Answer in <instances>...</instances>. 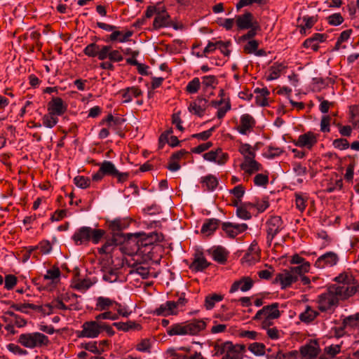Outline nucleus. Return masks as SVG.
<instances>
[{
  "mask_svg": "<svg viewBox=\"0 0 359 359\" xmlns=\"http://www.w3.org/2000/svg\"><path fill=\"white\" fill-rule=\"evenodd\" d=\"M245 346L234 344L231 341L218 342L214 345V355L222 359H243Z\"/></svg>",
  "mask_w": 359,
  "mask_h": 359,
  "instance_id": "3",
  "label": "nucleus"
},
{
  "mask_svg": "<svg viewBox=\"0 0 359 359\" xmlns=\"http://www.w3.org/2000/svg\"><path fill=\"white\" fill-rule=\"evenodd\" d=\"M129 226V221L126 219H115L108 223V226L114 233L118 234V232L127 229Z\"/></svg>",
  "mask_w": 359,
  "mask_h": 359,
  "instance_id": "32",
  "label": "nucleus"
},
{
  "mask_svg": "<svg viewBox=\"0 0 359 359\" xmlns=\"http://www.w3.org/2000/svg\"><path fill=\"white\" fill-rule=\"evenodd\" d=\"M285 69V66L283 63H274L269 68V74L266 75V81H274L278 79Z\"/></svg>",
  "mask_w": 359,
  "mask_h": 359,
  "instance_id": "31",
  "label": "nucleus"
},
{
  "mask_svg": "<svg viewBox=\"0 0 359 359\" xmlns=\"http://www.w3.org/2000/svg\"><path fill=\"white\" fill-rule=\"evenodd\" d=\"M255 118L250 114H243L241 115L240 123L237 126V132L243 135H246L252 131L255 126Z\"/></svg>",
  "mask_w": 359,
  "mask_h": 359,
  "instance_id": "13",
  "label": "nucleus"
},
{
  "mask_svg": "<svg viewBox=\"0 0 359 359\" xmlns=\"http://www.w3.org/2000/svg\"><path fill=\"white\" fill-rule=\"evenodd\" d=\"M240 169L243 172V180L248 181L252 175L262 170V165L255 159L243 160L240 164Z\"/></svg>",
  "mask_w": 359,
  "mask_h": 359,
  "instance_id": "10",
  "label": "nucleus"
},
{
  "mask_svg": "<svg viewBox=\"0 0 359 359\" xmlns=\"http://www.w3.org/2000/svg\"><path fill=\"white\" fill-rule=\"evenodd\" d=\"M67 111V105L60 97H53L48 104V114L62 116Z\"/></svg>",
  "mask_w": 359,
  "mask_h": 359,
  "instance_id": "22",
  "label": "nucleus"
},
{
  "mask_svg": "<svg viewBox=\"0 0 359 359\" xmlns=\"http://www.w3.org/2000/svg\"><path fill=\"white\" fill-rule=\"evenodd\" d=\"M109 59L111 62H120L123 57L122 53L118 50H112L109 46H102V52L99 55V60Z\"/></svg>",
  "mask_w": 359,
  "mask_h": 359,
  "instance_id": "19",
  "label": "nucleus"
},
{
  "mask_svg": "<svg viewBox=\"0 0 359 359\" xmlns=\"http://www.w3.org/2000/svg\"><path fill=\"white\" fill-rule=\"evenodd\" d=\"M206 325L203 320H192L169 327L167 328V334L170 336L195 335L204 330Z\"/></svg>",
  "mask_w": 359,
  "mask_h": 359,
  "instance_id": "2",
  "label": "nucleus"
},
{
  "mask_svg": "<svg viewBox=\"0 0 359 359\" xmlns=\"http://www.w3.org/2000/svg\"><path fill=\"white\" fill-rule=\"evenodd\" d=\"M325 39L326 36L325 34L316 33L313 36L305 40L302 46L306 48L317 51L319 48L320 43L325 41Z\"/></svg>",
  "mask_w": 359,
  "mask_h": 359,
  "instance_id": "28",
  "label": "nucleus"
},
{
  "mask_svg": "<svg viewBox=\"0 0 359 359\" xmlns=\"http://www.w3.org/2000/svg\"><path fill=\"white\" fill-rule=\"evenodd\" d=\"M283 228L281 217L272 216L266 221L267 242H272L273 238Z\"/></svg>",
  "mask_w": 359,
  "mask_h": 359,
  "instance_id": "11",
  "label": "nucleus"
},
{
  "mask_svg": "<svg viewBox=\"0 0 359 359\" xmlns=\"http://www.w3.org/2000/svg\"><path fill=\"white\" fill-rule=\"evenodd\" d=\"M219 220L217 219H208L201 227V233L210 236L219 227Z\"/></svg>",
  "mask_w": 359,
  "mask_h": 359,
  "instance_id": "33",
  "label": "nucleus"
},
{
  "mask_svg": "<svg viewBox=\"0 0 359 359\" xmlns=\"http://www.w3.org/2000/svg\"><path fill=\"white\" fill-rule=\"evenodd\" d=\"M208 107V100L204 97H198L189 103L187 109L190 114L198 117H203Z\"/></svg>",
  "mask_w": 359,
  "mask_h": 359,
  "instance_id": "16",
  "label": "nucleus"
},
{
  "mask_svg": "<svg viewBox=\"0 0 359 359\" xmlns=\"http://www.w3.org/2000/svg\"><path fill=\"white\" fill-rule=\"evenodd\" d=\"M186 304L187 299L184 297L178 299L176 302L168 301L156 308L154 311V313L155 316L164 317L168 316H176Z\"/></svg>",
  "mask_w": 359,
  "mask_h": 359,
  "instance_id": "8",
  "label": "nucleus"
},
{
  "mask_svg": "<svg viewBox=\"0 0 359 359\" xmlns=\"http://www.w3.org/2000/svg\"><path fill=\"white\" fill-rule=\"evenodd\" d=\"M117 245L116 239L115 238H112L108 239L105 241L102 248H99V253L100 254H109L113 250L114 248Z\"/></svg>",
  "mask_w": 359,
  "mask_h": 359,
  "instance_id": "53",
  "label": "nucleus"
},
{
  "mask_svg": "<svg viewBox=\"0 0 359 359\" xmlns=\"http://www.w3.org/2000/svg\"><path fill=\"white\" fill-rule=\"evenodd\" d=\"M342 187L343 180L341 178H334L328 182L327 187L325 188V191H327V193H332L334 191L341 190Z\"/></svg>",
  "mask_w": 359,
  "mask_h": 359,
  "instance_id": "56",
  "label": "nucleus"
},
{
  "mask_svg": "<svg viewBox=\"0 0 359 359\" xmlns=\"http://www.w3.org/2000/svg\"><path fill=\"white\" fill-rule=\"evenodd\" d=\"M253 281L250 277H243L237 281H234L230 288V292L234 293L241 290L242 292L249 291L252 288Z\"/></svg>",
  "mask_w": 359,
  "mask_h": 359,
  "instance_id": "26",
  "label": "nucleus"
},
{
  "mask_svg": "<svg viewBox=\"0 0 359 359\" xmlns=\"http://www.w3.org/2000/svg\"><path fill=\"white\" fill-rule=\"evenodd\" d=\"M212 105L214 107L218 109V111H217V117H218V118H223L226 113L231 109V104L229 101L224 102L223 99L212 102Z\"/></svg>",
  "mask_w": 359,
  "mask_h": 359,
  "instance_id": "38",
  "label": "nucleus"
},
{
  "mask_svg": "<svg viewBox=\"0 0 359 359\" xmlns=\"http://www.w3.org/2000/svg\"><path fill=\"white\" fill-rule=\"evenodd\" d=\"M162 240V234L156 232H152L149 234L146 235L145 238H142V246H150L155 242H159Z\"/></svg>",
  "mask_w": 359,
  "mask_h": 359,
  "instance_id": "47",
  "label": "nucleus"
},
{
  "mask_svg": "<svg viewBox=\"0 0 359 359\" xmlns=\"http://www.w3.org/2000/svg\"><path fill=\"white\" fill-rule=\"evenodd\" d=\"M114 327L117 328L118 330H121L123 332H128L130 330H140L141 326L139 324H137L132 321L128 322H116L114 323Z\"/></svg>",
  "mask_w": 359,
  "mask_h": 359,
  "instance_id": "42",
  "label": "nucleus"
},
{
  "mask_svg": "<svg viewBox=\"0 0 359 359\" xmlns=\"http://www.w3.org/2000/svg\"><path fill=\"white\" fill-rule=\"evenodd\" d=\"M302 22H304V25H301V33L305 34L306 30L313 27L316 19L314 17L305 16L302 18Z\"/></svg>",
  "mask_w": 359,
  "mask_h": 359,
  "instance_id": "58",
  "label": "nucleus"
},
{
  "mask_svg": "<svg viewBox=\"0 0 359 359\" xmlns=\"http://www.w3.org/2000/svg\"><path fill=\"white\" fill-rule=\"evenodd\" d=\"M118 302L104 297H97L95 299V310L97 311H105L117 305Z\"/></svg>",
  "mask_w": 359,
  "mask_h": 359,
  "instance_id": "27",
  "label": "nucleus"
},
{
  "mask_svg": "<svg viewBox=\"0 0 359 359\" xmlns=\"http://www.w3.org/2000/svg\"><path fill=\"white\" fill-rule=\"evenodd\" d=\"M317 316L318 312L311 308L310 306H307L305 311L299 314V320H301L302 323H309L313 321Z\"/></svg>",
  "mask_w": 359,
  "mask_h": 359,
  "instance_id": "41",
  "label": "nucleus"
},
{
  "mask_svg": "<svg viewBox=\"0 0 359 359\" xmlns=\"http://www.w3.org/2000/svg\"><path fill=\"white\" fill-rule=\"evenodd\" d=\"M308 196L305 194H295V205L299 212H304L307 206Z\"/></svg>",
  "mask_w": 359,
  "mask_h": 359,
  "instance_id": "52",
  "label": "nucleus"
},
{
  "mask_svg": "<svg viewBox=\"0 0 359 359\" xmlns=\"http://www.w3.org/2000/svg\"><path fill=\"white\" fill-rule=\"evenodd\" d=\"M201 86V83H200L199 79L195 77L192 81L188 82L186 87L187 92L191 94L196 93Z\"/></svg>",
  "mask_w": 359,
  "mask_h": 359,
  "instance_id": "57",
  "label": "nucleus"
},
{
  "mask_svg": "<svg viewBox=\"0 0 359 359\" xmlns=\"http://www.w3.org/2000/svg\"><path fill=\"white\" fill-rule=\"evenodd\" d=\"M344 324L346 327H359V313L346 317L344 320Z\"/></svg>",
  "mask_w": 359,
  "mask_h": 359,
  "instance_id": "63",
  "label": "nucleus"
},
{
  "mask_svg": "<svg viewBox=\"0 0 359 359\" xmlns=\"http://www.w3.org/2000/svg\"><path fill=\"white\" fill-rule=\"evenodd\" d=\"M236 23L239 29L259 28L258 22L250 12H246L236 17Z\"/></svg>",
  "mask_w": 359,
  "mask_h": 359,
  "instance_id": "12",
  "label": "nucleus"
},
{
  "mask_svg": "<svg viewBox=\"0 0 359 359\" xmlns=\"http://www.w3.org/2000/svg\"><path fill=\"white\" fill-rule=\"evenodd\" d=\"M223 300V295L212 293L208 294L206 297H205L204 306L207 310L213 309L215 305L218 302H220Z\"/></svg>",
  "mask_w": 359,
  "mask_h": 359,
  "instance_id": "39",
  "label": "nucleus"
},
{
  "mask_svg": "<svg viewBox=\"0 0 359 359\" xmlns=\"http://www.w3.org/2000/svg\"><path fill=\"white\" fill-rule=\"evenodd\" d=\"M259 259V249L257 245L255 244L250 246L248 252L242 258V262L250 266L257 262Z\"/></svg>",
  "mask_w": 359,
  "mask_h": 359,
  "instance_id": "25",
  "label": "nucleus"
},
{
  "mask_svg": "<svg viewBox=\"0 0 359 359\" xmlns=\"http://www.w3.org/2000/svg\"><path fill=\"white\" fill-rule=\"evenodd\" d=\"M268 183V176L266 174H258L255 176L254 184L257 187H266Z\"/></svg>",
  "mask_w": 359,
  "mask_h": 359,
  "instance_id": "64",
  "label": "nucleus"
},
{
  "mask_svg": "<svg viewBox=\"0 0 359 359\" xmlns=\"http://www.w3.org/2000/svg\"><path fill=\"white\" fill-rule=\"evenodd\" d=\"M205 161L212 162L218 164L219 165H224L228 161V154L222 151L221 149L215 151H210L203 154Z\"/></svg>",
  "mask_w": 359,
  "mask_h": 359,
  "instance_id": "20",
  "label": "nucleus"
},
{
  "mask_svg": "<svg viewBox=\"0 0 359 359\" xmlns=\"http://www.w3.org/2000/svg\"><path fill=\"white\" fill-rule=\"evenodd\" d=\"M73 181H74L75 185L80 189H86L90 187V179L84 176H77Z\"/></svg>",
  "mask_w": 359,
  "mask_h": 359,
  "instance_id": "60",
  "label": "nucleus"
},
{
  "mask_svg": "<svg viewBox=\"0 0 359 359\" xmlns=\"http://www.w3.org/2000/svg\"><path fill=\"white\" fill-rule=\"evenodd\" d=\"M222 228L228 237L233 238L246 231L247 224L245 223L225 222L222 224Z\"/></svg>",
  "mask_w": 359,
  "mask_h": 359,
  "instance_id": "18",
  "label": "nucleus"
},
{
  "mask_svg": "<svg viewBox=\"0 0 359 359\" xmlns=\"http://www.w3.org/2000/svg\"><path fill=\"white\" fill-rule=\"evenodd\" d=\"M107 328V324L102 322L88 320L81 325V330L77 331L78 338H98L104 329Z\"/></svg>",
  "mask_w": 359,
  "mask_h": 359,
  "instance_id": "7",
  "label": "nucleus"
},
{
  "mask_svg": "<svg viewBox=\"0 0 359 359\" xmlns=\"http://www.w3.org/2000/svg\"><path fill=\"white\" fill-rule=\"evenodd\" d=\"M18 282L17 277L14 275H6L4 278V288L11 290L16 285Z\"/></svg>",
  "mask_w": 359,
  "mask_h": 359,
  "instance_id": "61",
  "label": "nucleus"
},
{
  "mask_svg": "<svg viewBox=\"0 0 359 359\" xmlns=\"http://www.w3.org/2000/svg\"><path fill=\"white\" fill-rule=\"evenodd\" d=\"M60 278V271L58 268H53L46 271L43 280H49L52 284L57 283Z\"/></svg>",
  "mask_w": 359,
  "mask_h": 359,
  "instance_id": "50",
  "label": "nucleus"
},
{
  "mask_svg": "<svg viewBox=\"0 0 359 359\" xmlns=\"http://www.w3.org/2000/svg\"><path fill=\"white\" fill-rule=\"evenodd\" d=\"M339 261V257L337 253L333 252H328L318 257L314 263V266L317 269H325L336 266Z\"/></svg>",
  "mask_w": 359,
  "mask_h": 359,
  "instance_id": "15",
  "label": "nucleus"
},
{
  "mask_svg": "<svg viewBox=\"0 0 359 359\" xmlns=\"http://www.w3.org/2000/svg\"><path fill=\"white\" fill-rule=\"evenodd\" d=\"M172 25V21L170 20V15L166 12L165 10H161L158 11L157 15H155L154 24V28L155 29H159L164 27H168Z\"/></svg>",
  "mask_w": 359,
  "mask_h": 359,
  "instance_id": "23",
  "label": "nucleus"
},
{
  "mask_svg": "<svg viewBox=\"0 0 359 359\" xmlns=\"http://www.w3.org/2000/svg\"><path fill=\"white\" fill-rule=\"evenodd\" d=\"M18 343L25 348L33 349L48 345L49 339L44 334L36 332L19 335Z\"/></svg>",
  "mask_w": 359,
  "mask_h": 359,
  "instance_id": "6",
  "label": "nucleus"
},
{
  "mask_svg": "<svg viewBox=\"0 0 359 359\" xmlns=\"http://www.w3.org/2000/svg\"><path fill=\"white\" fill-rule=\"evenodd\" d=\"M310 268L311 264L309 263H304V264H299L298 266L291 267L290 269L285 271L299 277L304 276L305 273H308Z\"/></svg>",
  "mask_w": 359,
  "mask_h": 359,
  "instance_id": "49",
  "label": "nucleus"
},
{
  "mask_svg": "<svg viewBox=\"0 0 359 359\" xmlns=\"http://www.w3.org/2000/svg\"><path fill=\"white\" fill-rule=\"evenodd\" d=\"M240 154L243 157V160H252L255 159V150L250 144L241 143L239 146Z\"/></svg>",
  "mask_w": 359,
  "mask_h": 359,
  "instance_id": "35",
  "label": "nucleus"
},
{
  "mask_svg": "<svg viewBox=\"0 0 359 359\" xmlns=\"http://www.w3.org/2000/svg\"><path fill=\"white\" fill-rule=\"evenodd\" d=\"M102 52V46H98L95 43H89L83 49V53L90 57H97L99 58L100 53Z\"/></svg>",
  "mask_w": 359,
  "mask_h": 359,
  "instance_id": "46",
  "label": "nucleus"
},
{
  "mask_svg": "<svg viewBox=\"0 0 359 359\" xmlns=\"http://www.w3.org/2000/svg\"><path fill=\"white\" fill-rule=\"evenodd\" d=\"M201 79V83L204 89H213L217 84V78L213 75L204 76Z\"/></svg>",
  "mask_w": 359,
  "mask_h": 359,
  "instance_id": "54",
  "label": "nucleus"
},
{
  "mask_svg": "<svg viewBox=\"0 0 359 359\" xmlns=\"http://www.w3.org/2000/svg\"><path fill=\"white\" fill-rule=\"evenodd\" d=\"M99 171L109 176L118 174V170H116V166L109 161H104L100 165Z\"/></svg>",
  "mask_w": 359,
  "mask_h": 359,
  "instance_id": "43",
  "label": "nucleus"
},
{
  "mask_svg": "<svg viewBox=\"0 0 359 359\" xmlns=\"http://www.w3.org/2000/svg\"><path fill=\"white\" fill-rule=\"evenodd\" d=\"M118 314H115L111 311H104V312L96 315L95 320L93 321L100 322V320H118Z\"/></svg>",
  "mask_w": 359,
  "mask_h": 359,
  "instance_id": "55",
  "label": "nucleus"
},
{
  "mask_svg": "<svg viewBox=\"0 0 359 359\" xmlns=\"http://www.w3.org/2000/svg\"><path fill=\"white\" fill-rule=\"evenodd\" d=\"M345 299L329 292L323 293L318 297V309L322 311H328L336 306L339 301Z\"/></svg>",
  "mask_w": 359,
  "mask_h": 359,
  "instance_id": "9",
  "label": "nucleus"
},
{
  "mask_svg": "<svg viewBox=\"0 0 359 359\" xmlns=\"http://www.w3.org/2000/svg\"><path fill=\"white\" fill-rule=\"evenodd\" d=\"M317 143V135L311 131L302 134L298 139L293 142V144L299 148H307L311 149Z\"/></svg>",
  "mask_w": 359,
  "mask_h": 359,
  "instance_id": "14",
  "label": "nucleus"
},
{
  "mask_svg": "<svg viewBox=\"0 0 359 359\" xmlns=\"http://www.w3.org/2000/svg\"><path fill=\"white\" fill-rule=\"evenodd\" d=\"M120 93H121L123 103H130L133 98L142 96L143 92L138 86H131L122 89Z\"/></svg>",
  "mask_w": 359,
  "mask_h": 359,
  "instance_id": "24",
  "label": "nucleus"
},
{
  "mask_svg": "<svg viewBox=\"0 0 359 359\" xmlns=\"http://www.w3.org/2000/svg\"><path fill=\"white\" fill-rule=\"evenodd\" d=\"M336 284L329 287L327 292L338 297L348 299L357 291L354 277L349 272H343L334 278Z\"/></svg>",
  "mask_w": 359,
  "mask_h": 359,
  "instance_id": "1",
  "label": "nucleus"
},
{
  "mask_svg": "<svg viewBox=\"0 0 359 359\" xmlns=\"http://www.w3.org/2000/svg\"><path fill=\"white\" fill-rule=\"evenodd\" d=\"M133 35L132 30L114 31L109 36L111 41H118L119 43H125L129 41V38Z\"/></svg>",
  "mask_w": 359,
  "mask_h": 359,
  "instance_id": "34",
  "label": "nucleus"
},
{
  "mask_svg": "<svg viewBox=\"0 0 359 359\" xmlns=\"http://www.w3.org/2000/svg\"><path fill=\"white\" fill-rule=\"evenodd\" d=\"M299 279V276L284 270L276 276L275 282L280 284L281 289H285L295 283Z\"/></svg>",
  "mask_w": 359,
  "mask_h": 359,
  "instance_id": "21",
  "label": "nucleus"
},
{
  "mask_svg": "<svg viewBox=\"0 0 359 359\" xmlns=\"http://www.w3.org/2000/svg\"><path fill=\"white\" fill-rule=\"evenodd\" d=\"M320 353V346L315 340H311L309 343L299 348V354L304 359H314Z\"/></svg>",
  "mask_w": 359,
  "mask_h": 359,
  "instance_id": "17",
  "label": "nucleus"
},
{
  "mask_svg": "<svg viewBox=\"0 0 359 359\" xmlns=\"http://www.w3.org/2000/svg\"><path fill=\"white\" fill-rule=\"evenodd\" d=\"M201 183L202 184V188L205 190L208 191H213L219 185V180L216 176L208 174L201 178Z\"/></svg>",
  "mask_w": 359,
  "mask_h": 359,
  "instance_id": "29",
  "label": "nucleus"
},
{
  "mask_svg": "<svg viewBox=\"0 0 359 359\" xmlns=\"http://www.w3.org/2000/svg\"><path fill=\"white\" fill-rule=\"evenodd\" d=\"M341 351V344H330L325 347L324 353L319 359H332L338 355Z\"/></svg>",
  "mask_w": 359,
  "mask_h": 359,
  "instance_id": "37",
  "label": "nucleus"
},
{
  "mask_svg": "<svg viewBox=\"0 0 359 359\" xmlns=\"http://www.w3.org/2000/svg\"><path fill=\"white\" fill-rule=\"evenodd\" d=\"M248 351L255 356H264L266 354V346L260 342H252L248 345Z\"/></svg>",
  "mask_w": 359,
  "mask_h": 359,
  "instance_id": "45",
  "label": "nucleus"
},
{
  "mask_svg": "<svg viewBox=\"0 0 359 359\" xmlns=\"http://www.w3.org/2000/svg\"><path fill=\"white\" fill-rule=\"evenodd\" d=\"M266 330V335L271 340H278L281 338L282 332L275 327H270V326L263 328Z\"/></svg>",
  "mask_w": 359,
  "mask_h": 359,
  "instance_id": "59",
  "label": "nucleus"
},
{
  "mask_svg": "<svg viewBox=\"0 0 359 359\" xmlns=\"http://www.w3.org/2000/svg\"><path fill=\"white\" fill-rule=\"evenodd\" d=\"M211 256H212L214 261L219 263L220 264H223L226 261L228 252L224 248L219 246L212 249V251H211Z\"/></svg>",
  "mask_w": 359,
  "mask_h": 359,
  "instance_id": "36",
  "label": "nucleus"
},
{
  "mask_svg": "<svg viewBox=\"0 0 359 359\" xmlns=\"http://www.w3.org/2000/svg\"><path fill=\"white\" fill-rule=\"evenodd\" d=\"M81 347L87 351L93 353V354L100 355L103 352V348H100L97 341L81 343Z\"/></svg>",
  "mask_w": 359,
  "mask_h": 359,
  "instance_id": "51",
  "label": "nucleus"
},
{
  "mask_svg": "<svg viewBox=\"0 0 359 359\" xmlns=\"http://www.w3.org/2000/svg\"><path fill=\"white\" fill-rule=\"evenodd\" d=\"M104 234V230L83 226L76 230L72 236V240L77 245L88 244L90 241H92L94 244H97Z\"/></svg>",
  "mask_w": 359,
  "mask_h": 359,
  "instance_id": "4",
  "label": "nucleus"
},
{
  "mask_svg": "<svg viewBox=\"0 0 359 359\" xmlns=\"http://www.w3.org/2000/svg\"><path fill=\"white\" fill-rule=\"evenodd\" d=\"M208 266L209 264L205 257L202 255H196L189 268L194 271L198 272L204 271V269H207Z\"/></svg>",
  "mask_w": 359,
  "mask_h": 359,
  "instance_id": "30",
  "label": "nucleus"
},
{
  "mask_svg": "<svg viewBox=\"0 0 359 359\" xmlns=\"http://www.w3.org/2000/svg\"><path fill=\"white\" fill-rule=\"evenodd\" d=\"M60 115L53 114H46L42 117V123L43 126L48 128H53L58 122L57 116Z\"/></svg>",
  "mask_w": 359,
  "mask_h": 359,
  "instance_id": "48",
  "label": "nucleus"
},
{
  "mask_svg": "<svg viewBox=\"0 0 359 359\" xmlns=\"http://www.w3.org/2000/svg\"><path fill=\"white\" fill-rule=\"evenodd\" d=\"M170 134H172V130H168L161 134L160 138H158L160 144L168 143L172 147L177 146L179 144L178 138L175 136H170Z\"/></svg>",
  "mask_w": 359,
  "mask_h": 359,
  "instance_id": "40",
  "label": "nucleus"
},
{
  "mask_svg": "<svg viewBox=\"0 0 359 359\" xmlns=\"http://www.w3.org/2000/svg\"><path fill=\"white\" fill-rule=\"evenodd\" d=\"M299 356V352L297 351H290L284 353L281 351L276 354V359H296Z\"/></svg>",
  "mask_w": 359,
  "mask_h": 359,
  "instance_id": "62",
  "label": "nucleus"
},
{
  "mask_svg": "<svg viewBox=\"0 0 359 359\" xmlns=\"http://www.w3.org/2000/svg\"><path fill=\"white\" fill-rule=\"evenodd\" d=\"M93 284V282L90 278L76 279L72 281L73 288L79 291H86L90 288Z\"/></svg>",
  "mask_w": 359,
  "mask_h": 359,
  "instance_id": "44",
  "label": "nucleus"
},
{
  "mask_svg": "<svg viewBox=\"0 0 359 359\" xmlns=\"http://www.w3.org/2000/svg\"><path fill=\"white\" fill-rule=\"evenodd\" d=\"M279 317L278 304L273 303L269 306H264L262 309L257 311L252 319L261 322L262 328H266L272 325V321Z\"/></svg>",
  "mask_w": 359,
  "mask_h": 359,
  "instance_id": "5",
  "label": "nucleus"
}]
</instances>
